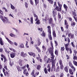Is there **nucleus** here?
I'll use <instances>...</instances> for the list:
<instances>
[{"instance_id": "2", "label": "nucleus", "mask_w": 77, "mask_h": 77, "mask_svg": "<svg viewBox=\"0 0 77 77\" xmlns=\"http://www.w3.org/2000/svg\"><path fill=\"white\" fill-rule=\"evenodd\" d=\"M48 37L50 40H52V37L51 35V27L49 26H48Z\"/></svg>"}, {"instance_id": "52", "label": "nucleus", "mask_w": 77, "mask_h": 77, "mask_svg": "<svg viewBox=\"0 0 77 77\" xmlns=\"http://www.w3.org/2000/svg\"><path fill=\"white\" fill-rule=\"evenodd\" d=\"M56 2H54V4L53 5L54 7V8H55L56 6Z\"/></svg>"}, {"instance_id": "27", "label": "nucleus", "mask_w": 77, "mask_h": 77, "mask_svg": "<svg viewBox=\"0 0 77 77\" xmlns=\"http://www.w3.org/2000/svg\"><path fill=\"white\" fill-rule=\"evenodd\" d=\"M73 64L75 65V66H77V62L75 61V60H74L73 61Z\"/></svg>"}, {"instance_id": "5", "label": "nucleus", "mask_w": 77, "mask_h": 77, "mask_svg": "<svg viewBox=\"0 0 77 77\" xmlns=\"http://www.w3.org/2000/svg\"><path fill=\"white\" fill-rule=\"evenodd\" d=\"M53 13V17L54 18V19L55 20V22L56 21H57V20L56 19V12H55L54 11H53L52 12Z\"/></svg>"}, {"instance_id": "19", "label": "nucleus", "mask_w": 77, "mask_h": 77, "mask_svg": "<svg viewBox=\"0 0 77 77\" xmlns=\"http://www.w3.org/2000/svg\"><path fill=\"white\" fill-rule=\"evenodd\" d=\"M34 17H35V18H36L35 20V21H36L38 20V16H37V15H36L35 14H34Z\"/></svg>"}, {"instance_id": "7", "label": "nucleus", "mask_w": 77, "mask_h": 77, "mask_svg": "<svg viewBox=\"0 0 77 77\" xmlns=\"http://www.w3.org/2000/svg\"><path fill=\"white\" fill-rule=\"evenodd\" d=\"M6 39L8 41V42L9 43L11 44V45H14V42H12L8 38L6 37Z\"/></svg>"}, {"instance_id": "8", "label": "nucleus", "mask_w": 77, "mask_h": 77, "mask_svg": "<svg viewBox=\"0 0 77 77\" xmlns=\"http://www.w3.org/2000/svg\"><path fill=\"white\" fill-rule=\"evenodd\" d=\"M51 44L52 48H50L48 50L49 51V50H50L51 51H53V49H54V48H53V44L52 42V41L51 42Z\"/></svg>"}, {"instance_id": "16", "label": "nucleus", "mask_w": 77, "mask_h": 77, "mask_svg": "<svg viewBox=\"0 0 77 77\" xmlns=\"http://www.w3.org/2000/svg\"><path fill=\"white\" fill-rule=\"evenodd\" d=\"M19 47L20 48H24V44H23V43H22L20 45H19Z\"/></svg>"}, {"instance_id": "4", "label": "nucleus", "mask_w": 77, "mask_h": 77, "mask_svg": "<svg viewBox=\"0 0 77 77\" xmlns=\"http://www.w3.org/2000/svg\"><path fill=\"white\" fill-rule=\"evenodd\" d=\"M69 66L72 69H73V70L74 71H75V68L74 67L73 65H72V64L71 62V61H69Z\"/></svg>"}, {"instance_id": "46", "label": "nucleus", "mask_w": 77, "mask_h": 77, "mask_svg": "<svg viewBox=\"0 0 77 77\" xmlns=\"http://www.w3.org/2000/svg\"><path fill=\"white\" fill-rule=\"evenodd\" d=\"M64 23H65V25H67L68 24V23H67V21H66V20H64Z\"/></svg>"}, {"instance_id": "55", "label": "nucleus", "mask_w": 77, "mask_h": 77, "mask_svg": "<svg viewBox=\"0 0 77 77\" xmlns=\"http://www.w3.org/2000/svg\"><path fill=\"white\" fill-rule=\"evenodd\" d=\"M73 17L75 20V21L76 22H77V19L76 17H75V16H73Z\"/></svg>"}, {"instance_id": "28", "label": "nucleus", "mask_w": 77, "mask_h": 77, "mask_svg": "<svg viewBox=\"0 0 77 77\" xmlns=\"http://www.w3.org/2000/svg\"><path fill=\"white\" fill-rule=\"evenodd\" d=\"M52 69H54V71H56V66H55V65H52Z\"/></svg>"}, {"instance_id": "51", "label": "nucleus", "mask_w": 77, "mask_h": 77, "mask_svg": "<svg viewBox=\"0 0 77 77\" xmlns=\"http://www.w3.org/2000/svg\"><path fill=\"white\" fill-rule=\"evenodd\" d=\"M25 5L26 8H28V4H27V2L25 3Z\"/></svg>"}, {"instance_id": "1", "label": "nucleus", "mask_w": 77, "mask_h": 77, "mask_svg": "<svg viewBox=\"0 0 77 77\" xmlns=\"http://www.w3.org/2000/svg\"><path fill=\"white\" fill-rule=\"evenodd\" d=\"M0 18L1 20L3 22L5 23V24H6L7 23H9V20L7 17H3L2 15H0Z\"/></svg>"}, {"instance_id": "25", "label": "nucleus", "mask_w": 77, "mask_h": 77, "mask_svg": "<svg viewBox=\"0 0 77 77\" xmlns=\"http://www.w3.org/2000/svg\"><path fill=\"white\" fill-rule=\"evenodd\" d=\"M36 59L38 60H39V61H40V62H42V59H41L40 58H39L38 57H37L36 58Z\"/></svg>"}, {"instance_id": "57", "label": "nucleus", "mask_w": 77, "mask_h": 77, "mask_svg": "<svg viewBox=\"0 0 77 77\" xmlns=\"http://www.w3.org/2000/svg\"><path fill=\"white\" fill-rule=\"evenodd\" d=\"M64 45H65V47L66 48V47H68V45H69V44H68V43Z\"/></svg>"}, {"instance_id": "3", "label": "nucleus", "mask_w": 77, "mask_h": 77, "mask_svg": "<svg viewBox=\"0 0 77 77\" xmlns=\"http://www.w3.org/2000/svg\"><path fill=\"white\" fill-rule=\"evenodd\" d=\"M49 53H50L51 56V60H54V55L53 54V51H51V50H50L49 51Z\"/></svg>"}, {"instance_id": "31", "label": "nucleus", "mask_w": 77, "mask_h": 77, "mask_svg": "<svg viewBox=\"0 0 77 77\" xmlns=\"http://www.w3.org/2000/svg\"><path fill=\"white\" fill-rule=\"evenodd\" d=\"M35 24H40V20H38L36 22Z\"/></svg>"}, {"instance_id": "13", "label": "nucleus", "mask_w": 77, "mask_h": 77, "mask_svg": "<svg viewBox=\"0 0 77 77\" xmlns=\"http://www.w3.org/2000/svg\"><path fill=\"white\" fill-rule=\"evenodd\" d=\"M41 42H40V39L38 38L37 39V45L38 46H39L41 45Z\"/></svg>"}, {"instance_id": "62", "label": "nucleus", "mask_w": 77, "mask_h": 77, "mask_svg": "<svg viewBox=\"0 0 77 77\" xmlns=\"http://www.w3.org/2000/svg\"><path fill=\"white\" fill-rule=\"evenodd\" d=\"M38 30H40L41 32L42 31V28H38Z\"/></svg>"}, {"instance_id": "44", "label": "nucleus", "mask_w": 77, "mask_h": 77, "mask_svg": "<svg viewBox=\"0 0 77 77\" xmlns=\"http://www.w3.org/2000/svg\"><path fill=\"white\" fill-rule=\"evenodd\" d=\"M64 67L63 64L60 65V69H63V68Z\"/></svg>"}, {"instance_id": "63", "label": "nucleus", "mask_w": 77, "mask_h": 77, "mask_svg": "<svg viewBox=\"0 0 77 77\" xmlns=\"http://www.w3.org/2000/svg\"><path fill=\"white\" fill-rule=\"evenodd\" d=\"M4 68L6 70H7V71H8V68H7V66H4Z\"/></svg>"}, {"instance_id": "11", "label": "nucleus", "mask_w": 77, "mask_h": 77, "mask_svg": "<svg viewBox=\"0 0 77 77\" xmlns=\"http://www.w3.org/2000/svg\"><path fill=\"white\" fill-rule=\"evenodd\" d=\"M18 63L21 66H23V60L21 59H20L18 61Z\"/></svg>"}, {"instance_id": "56", "label": "nucleus", "mask_w": 77, "mask_h": 77, "mask_svg": "<svg viewBox=\"0 0 77 77\" xmlns=\"http://www.w3.org/2000/svg\"><path fill=\"white\" fill-rule=\"evenodd\" d=\"M33 17H32L31 18V24H33Z\"/></svg>"}, {"instance_id": "58", "label": "nucleus", "mask_w": 77, "mask_h": 77, "mask_svg": "<svg viewBox=\"0 0 77 77\" xmlns=\"http://www.w3.org/2000/svg\"><path fill=\"white\" fill-rule=\"evenodd\" d=\"M69 32H70V31H69V30L67 31L66 32V35H68V33H69Z\"/></svg>"}, {"instance_id": "23", "label": "nucleus", "mask_w": 77, "mask_h": 77, "mask_svg": "<svg viewBox=\"0 0 77 77\" xmlns=\"http://www.w3.org/2000/svg\"><path fill=\"white\" fill-rule=\"evenodd\" d=\"M41 66L39 65H37V69L38 70H40L41 69Z\"/></svg>"}, {"instance_id": "29", "label": "nucleus", "mask_w": 77, "mask_h": 77, "mask_svg": "<svg viewBox=\"0 0 77 77\" xmlns=\"http://www.w3.org/2000/svg\"><path fill=\"white\" fill-rule=\"evenodd\" d=\"M28 42L26 41L25 44V47L26 48H29V46L28 45Z\"/></svg>"}, {"instance_id": "9", "label": "nucleus", "mask_w": 77, "mask_h": 77, "mask_svg": "<svg viewBox=\"0 0 77 77\" xmlns=\"http://www.w3.org/2000/svg\"><path fill=\"white\" fill-rule=\"evenodd\" d=\"M10 54L11 58L15 57V53H14V52H11V53H10Z\"/></svg>"}, {"instance_id": "39", "label": "nucleus", "mask_w": 77, "mask_h": 77, "mask_svg": "<svg viewBox=\"0 0 77 77\" xmlns=\"http://www.w3.org/2000/svg\"><path fill=\"white\" fill-rule=\"evenodd\" d=\"M33 53L32 52H28V54H29V55L30 56H33Z\"/></svg>"}, {"instance_id": "43", "label": "nucleus", "mask_w": 77, "mask_h": 77, "mask_svg": "<svg viewBox=\"0 0 77 77\" xmlns=\"http://www.w3.org/2000/svg\"><path fill=\"white\" fill-rule=\"evenodd\" d=\"M59 62L60 65H63V64L62 63V60H60L59 61Z\"/></svg>"}, {"instance_id": "45", "label": "nucleus", "mask_w": 77, "mask_h": 77, "mask_svg": "<svg viewBox=\"0 0 77 77\" xmlns=\"http://www.w3.org/2000/svg\"><path fill=\"white\" fill-rule=\"evenodd\" d=\"M63 7L64 9H67L68 8V6L66 5L65 4L63 5Z\"/></svg>"}, {"instance_id": "61", "label": "nucleus", "mask_w": 77, "mask_h": 77, "mask_svg": "<svg viewBox=\"0 0 77 77\" xmlns=\"http://www.w3.org/2000/svg\"><path fill=\"white\" fill-rule=\"evenodd\" d=\"M1 57H3V58L4 59L5 58H6V57H5V55H3L2 54L1 55Z\"/></svg>"}, {"instance_id": "15", "label": "nucleus", "mask_w": 77, "mask_h": 77, "mask_svg": "<svg viewBox=\"0 0 77 77\" xmlns=\"http://www.w3.org/2000/svg\"><path fill=\"white\" fill-rule=\"evenodd\" d=\"M57 4L58 5V6L60 8V9L61 10V9H62V5L60 4V1H58L57 2Z\"/></svg>"}, {"instance_id": "59", "label": "nucleus", "mask_w": 77, "mask_h": 77, "mask_svg": "<svg viewBox=\"0 0 77 77\" xmlns=\"http://www.w3.org/2000/svg\"><path fill=\"white\" fill-rule=\"evenodd\" d=\"M20 55L21 56H23V55H24V52H22L20 53Z\"/></svg>"}, {"instance_id": "14", "label": "nucleus", "mask_w": 77, "mask_h": 77, "mask_svg": "<svg viewBox=\"0 0 77 77\" xmlns=\"http://www.w3.org/2000/svg\"><path fill=\"white\" fill-rule=\"evenodd\" d=\"M4 74L5 76H7V77H9V76L10 75L9 73H8L7 71L5 72Z\"/></svg>"}, {"instance_id": "12", "label": "nucleus", "mask_w": 77, "mask_h": 77, "mask_svg": "<svg viewBox=\"0 0 77 77\" xmlns=\"http://www.w3.org/2000/svg\"><path fill=\"white\" fill-rule=\"evenodd\" d=\"M0 44L1 45H4V42L3 41V39L2 38L0 37Z\"/></svg>"}, {"instance_id": "34", "label": "nucleus", "mask_w": 77, "mask_h": 77, "mask_svg": "<svg viewBox=\"0 0 77 77\" xmlns=\"http://www.w3.org/2000/svg\"><path fill=\"white\" fill-rule=\"evenodd\" d=\"M52 22V19L51 18H50L49 19V24H51Z\"/></svg>"}, {"instance_id": "54", "label": "nucleus", "mask_w": 77, "mask_h": 77, "mask_svg": "<svg viewBox=\"0 0 77 77\" xmlns=\"http://www.w3.org/2000/svg\"><path fill=\"white\" fill-rule=\"evenodd\" d=\"M0 14H1V15H3V11L1 10H0Z\"/></svg>"}, {"instance_id": "40", "label": "nucleus", "mask_w": 77, "mask_h": 77, "mask_svg": "<svg viewBox=\"0 0 77 77\" xmlns=\"http://www.w3.org/2000/svg\"><path fill=\"white\" fill-rule=\"evenodd\" d=\"M9 17H12V18H14V15H12V14H9Z\"/></svg>"}, {"instance_id": "36", "label": "nucleus", "mask_w": 77, "mask_h": 77, "mask_svg": "<svg viewBox=\"0 0 77 77\" xmlns=\"http://www.w3.org/2000/svg\"><path fill=\"white\" fill-rule=\"evenodd\" d=\"M35 74V71L34 70H32L31 72V75H32L33 76L34 75V77H35V75H34Z\"/></svg>"}, {"instance_id": "26", "label": "nucleus", "mask_w": 77, "mask_h": 77, "mask_svg": "<svg viewBox=\"0 0 77 77\" xmlns=\"http://www.w3.org/2000/svg\"><path fill=\"white\" fill-rule=\"evenodd\" d=\"M11 8L12 9H13V10H14L15 9V7H14V6L13 5H12V4H11Z\"/></svg>"}, {"instance_id": "20", "label": "nucleus", "mask_w": 77, "mask_h": 77, "mask_svg": "<svg viewBox=\"0 0 77 77\" xmlns=\"http://www.w3.org/2000/svg\"><path fill=\"white\" fill-rule=\"evenodd\" d=\"M42 48L43 50H44V51H45L47 50V48L44 45H42Z\"/></svg>"}, {"instance_id": "37", "label": "nucleus", "mask_w": 77, "mask_h": 77, "mask_svg": "<svg viewBox=\"0 0 77 77\" xmlns=\"http://www.w3.org/2000/svg\"><path fill=\"white\" fill-rule=\"evenodd\" d=\"M44 72L45 74H47V73H48V71H47V68H45Z\"/></svg>"}, {"instance_id": "38", "label": "nucleus", "mask_w": 77, "mask_h": 77, "mask_svg": "<svg viewBox=\"0 0 77 77\" xmlns=\"http://www.w3.org/2000/svg\"><path fill=\"white\" fill-rule=\"evenodd\" d=\"M64 71L66 72H68V68L67 67H66L64 68Z\"/></svg>"}, {"instance_id": "60", "label": "nucleus", "mask_w": 77, "mask_h": 77, "mask_svg": "<svg viewBox=\"0 0 77 77\" xmlns=\"http://www.w3.org/2000/svg\"><path fill=\"white\" fill-rule=\"evenodd\" d=\"M4 59V63H6V61H7V59H6V58L5 57Z\"/></svg>"}, {"instance_id": "21", "label": "nucleus", "mask_w": 77, "mask_h": 77, "mask_svg": "<svg viewBox=\"0 0 77 77\" xmlns=\"http://www.w3.org/2000/svg\"><path fill=\"white\" fill-rule=\"evenodd\" d=\"M56 59H55L54 60H53L52 61V65H55V63H56V62L55 60Z\"/></svg>"}, {"instance_id": "22", "label": "nucleus", "mask_w": 77, "mask_h": 77, "mask_svg": "<svg viewBox=\"0 0 77 77\" xmlns=\"http://www.w3.org/2000/svg\"><path fill=\"white\" fill-rule=\"evenodd\" d=\"M36 49L37 50L38 52L40 53L41 52V51L39 48L38 47H35Z\"/></svg>"}, {"instance_id": "47", "label": "nucleus", "mask_w": 77, "mask_h": 77, "mask_svg": "<svg viewBox=\"0 0 77 77\" xmlns=\"http://www.w3.org/2000/svg\"><path fill=\"white\" fill-rule=\"evenodd\" d=\"M72 16H75V17L76 16V15L75 14V12L72 11Z\"/></svg>"}, {"instance_id": "64", "label": "nucleus", "mask_w": 77, "mask_h": 77, "mask_svg": "<svg viewBox=\"0 0 77 77\" xmlns=\"http://www.w3.org/2000/svg\"><path fill=\"white\" fill-rule=\"evenodd\" d=\"M55 53L56 55H57L58 54V51L56 50L55 51Z\"/></svg>"}, {"instance_id": "49", "label": "nucleus", "mask_w": 77, "mask_h": 77, "mask_svg": "<svg viewBox=\"0 0 77 77\" xmlns=\"http://www.w3.org/2000/svg\"><path fill=\"white\" fill-rule=\"evenodd\" d=\"M41 35H42V36H44V37H45V33L43 32L41 34Z\"/></svg>"}, {"instance_id": "50", "label": "nucleus", "mask_w": 77, "mask_h": 77, "mask_svg": "<svg viewBox=\"0 0 77 77\" xmlns=\"http://www.w3.org/2000/svg\"><path fill=\"white\" fill-rule=\"evenodd\" d=\"M4 50L5 52H6V53H9V51H7V49L6 48H4Z\"/></svg>"}, {"instance_id": "18", "label": "nucleus", "mask_w": 77, "mask_h": 77, "mask_svg": "<svg viewBox=\"0 0 77 77\" xmlns=\"http://www.w3.org/2000/svg\"><path fill=\"white\" fill-rule=\"evenodd\" d=\"M10 36L11 37H14V38H15L16 37V35H14V34L11 33L9 34Z\"/></svg>"}, {"instance_id": "30", "label": "nucleus", "mask_w": 77, "mask_h": 77, "mask_svg": "<svg viewBox=\"0 0 77 77\" xmlns=\"http://www.w3.org/2000/svg\"><path fill=\"white\" fill-rule=\"evenodd\" d=\"M69 72L70 74L72 75H73V72H72V70L71 69H69Z\"/></svg>"}, {"instance_id": "48", "label": "nucleus", "mask_w": 77, "mask_h": 77, "mask_svg": "<svg viewBox=\"0 0 77 77\" xmlns=\"http://www.w3.org/2000/svg\"><path fill=\"white\" fill-rule=\"evenodd\" d=\"M54 42H55V46L56 47H57V46L58 45V43H57V41H54Z\"/></svg>"}, {"instance_id": "42", "label": "nucleus", "mask_w": 77, "mask_h": 77, "mask_svg": "<svg viewBox=\"0 0 77 77\" xmlns=\"http://www.w3.org/2000/svg\"><path fill=\"white\" fill-rule=\"evenodd\" d=\"M76 24V23H75L73 22L72 23H71V26H75Z\"/></svg>"}, {"instance_id": "17", "label": "nucleus", "mask_w": 77, "mask_h": 77, "mask_svg": "<svg viewBox=\"0 0 77 77\" xmlns=\"http://www.w3.org/2000/svg\"><path fill=\"white\" fill-rule=\"evenodd\" d=\"M55 9H56V10H57V11H61L60 8H59V7H58V6H55Z\"/></svg>"}, {"instance_id": "33", "label": "nucleus", "mask_w": 77, "mask_h": 77, "mask_svg": "<svg viewBox=\"0 0 77 77\" xmlns=\"http://www.w3.org/2000/svg\"><path fill=\"white\" fill-rule=\"evenodd\" d=\"M58 18H59V19H60L61 18V15L59 13H58Z\"/></svg>"}, {"instance_id": "6", "label": "nucleus", "mask_w": 77, "mask_h": 77, "mask_svg": "<svg viewBox=\"0 0 77 77\" xmlns=\"http://www.w3.org/2000/svg\"><path fill=\"white\" fill-rule=\"evenodd\" d=\"M23 73L24 74H25V75L26 76H28V75H29V73H28L27 69H24V70H23Z\"/></svg>"}, {"instance_id": "32", "label": "nucleus", "mask_w": 77, "mask_h": 77, "mask_svg": "<svg viewBox=\"0 0 77 77\" xmlns=\"http://www.w3.org/2000/svg\"><path fill=\"white\" fill-rule=\"evenodd\" d=\"M35 1V6L37 5V4L39 3V0H34Z\"/></svg>"}, {"instance_id": "41", "label": "nucleus", "mask_w": 77, "mask_h": 77, "mask_svg": "<svg viewBox=\"0 0 77 77\" xmlns=\"http://www.w3.org/2000/svg\"><path fill=\"white\" fill-rule=\"evenodd\" d=\"M59 70H60V67L59 66H58L57 68L56 71L58 72V71H59Z\"/></svg>"}, {"instance_id": "35", "label": "nucleus", "mask_w": 77, "mask_h": 77, "mask_svg": "<svg viewBox=\"0 0 77 77\" xmlns=\"http://www.w3.org/2000/svg\"><path fill=\"white\" fill-rule=\"evenodd\" d=\"M50 3V4H53V1L52 0H47Z\"/></svg>"}, {"instance_id": "10", "label": "nucleus", "mask_w": 77, "mask_h": 77, "mask_svg": "<svg viewBox=\"0 0 77 77\" xmlns=\"http://www.w3.org/2000/svg\"><path fill=\"white\" fill-rule=\"evenodd\" d=\"M47 69L48 71L49 72H50V71H51V68H50V64H48L47 66Z\"/></svg>"}, {"instance_id": "53", "label": "nucleus", "mask_w": 77, "mask_h": 77, "mask_svg": "<svg viewBox=\"0 0 77 77\" xmlns=\"http://www.w3.org/2000/svg\"><path fill=\"white\" fill-rule=\"evenodd\" d=\"M50 62H51V60H50V59L49 58L47 61V63H50Z\"/></svg>"}, {"instance_id": "24", "label": "nucleus", "mask_w": 77, "mask_h": 77, "mask_svg": "<svg viewBox=\"0 0 77 77\" xmlns=\"http://www.w3.org/2000/svg\"><path fill=\"white\" fill-rule=\"evenodd\" d=\"M17 68L18 71H21V67H20V66H17Z\"/></svg>"}]
</instances>
